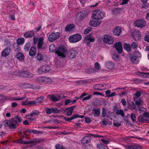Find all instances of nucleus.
Wrapping results in <instances>:
<instances>
[{"mask_svg":"<svg viewBox=\"0 0 149 149\" xmlns=\"http://www.w3.org/2000/svg\"><path fill=\"white\" fill-rule=\"evenodd\" d=\"M93 18L96 19H101L105 16V13L99 10H94L93 12Z\"/></svg>","mask_w":149,"mask_h":149,"instance_id":"nucleus-1","label":"nucleus"},{"mask_svg":"<svg viewBox=\"0 0 149 149\" xmlns=\"http://www.w3.org/2000/svg\"><path fill=\"white\" fill-rule=\"evenodd\" d=\"M14 74L24 77L30 78L33 76V75L31 73L27 71H16L14 72Z\"/></svg>","mask_w":149,"mask_h":149,"instance_id":"nucleus-2","label":"nucleus"},{"mask_svg":"<svg viewBox=\"0 0 149 149\" xmlns=\"http://www.w3.org/2000/svg\"><path fill=\"white\" fill-rule=\"evenodd\" d=\"M67 52V50L65 47L61 46L57 49L55 53L61 58H65L66 57V54Z\"/></svg>","mask_w":149,"mask_h":149,"instance_id":"nucleus-3","label":"nucleus"},{"mask_svg":"<svg viewBox=\"0 0 149 149\" xmlns=\"http://www.w3.org/2000/svg\"><path fill=\"white\" fill-rule=\"evenodd\" d=\"M81 39V36L79 34H75L70 36L69 40L71 43L77 42Z\"/></svg>","mask_w":149,"mask_h":149,"instance_id":"nucleus-4","label":"nucleus"},{"mask_svg":"<svg viewBox=\"0 0 149 149\" xmlns=\"http://www.w3.org/2000/svg\"><path fill=\"white\" fill-rule=\"evenodd\" d=\"M95 40V38L92 36L91 34L86 36L84 38V42L88 45L91 42H93Z\"/></svg>","mask_w":149,"mask_h":149,"instance_id":"nucleus-5","label":"nucleus"},{"mask_svg":"<svg viewBox=\"0 0 149 149\" xmlns=\"http://www.w3.org/2000/svg\"><path fill=\"white\" fill-rule=\"evenodd\" d=\"M50 69V67L49 65H45L42 66L39 68L37 70V72L40 74L46 73Z\"/></svg>","mask_w":149,"mask_h":149,"instance_id":"nucleus-6","label":"nucleus"},{"mask_svg":"<svg viewBox=\"0 0 149 149\" xmlns=\"http://www.w3.org/2000/svg\"><path fill=\"white\" fill-rule=\"evenodd\" d=\"M15 124H17L16 121H14V118H13L10 120H7L5 123V125L9 126L10 129H15L16 128V126Z\"/></svg>","mask_w":149,"mask_h":149,"instance_id":"nucleus-7","label":"nucleus"},{"mask_svg":"<svg viewBox=\"0 0 149 149\" xmlns=\"http://www.w3.org/2000/svg\"><path fill=\"white\" fill-rule=\"evenodd\" d=\"M113 40V38L109 35H105L104 36L103 41L107 44L110 45L112 44Z\"/></svg>","mask_w":149,"mask_h":149,"instance_id":"nucleus-8","label":"nucleus"},{"mask_svg":"<svg viewBox=\"0 0 149 149\" xmlns=\"http://www.w3.org/2000/svg\"><path fill=\"white\" fill-rule=\"evenodd\" d=\"M134 26L141 28H142L144 27L146 25V22L144 19H140L135 21L134 22Z\"/></svg>","mask_w":149,"mask_h":149,"instance_id":"nucleus-9","label":"nucleus"},{"mask_svg":"<svg viewBox=\"0 0 149 149\" xmlns=\"http://www.w3.org/2000/svg\"><path fill=\"white\" fill-rule=\"evenodd\" d=\"M59 36L60 33L59 32L52 33L49 35L48 38L50 42H53L58 38Z\"/></svg>","mask_w":149,"mask_h":149,"instance_id":"nucleus-10","label":"nucleus"},{"mask_svg":"<svg viewBox=\"0 0 149 149\" xmlns=\"http://www.w3.org/2000/svg\"><path fill=\"white\" fill-rule=\"evenodd\" d=\"M114 46L119 54H121L122 52L123 48L122 45L120 42L116 43Z\"/></svg>","mask_w":149,"mask_h":149,"instance_id":"nucleus-11","label":"nucleus"},{"mask_svg":"<svg viewBox=\"0 0 149 149\" xmlns=\"http://www.w3.org/2000/svg\"><path fill=\"white\" fill-rule=\"evenodd\" d=\"M34 35V31L33 30L29 31L24 33V36L26 38H31Z\"/></svg>","mask_w":149,"mask_h":149,"instance_id":"nucleus-12","label":"nucleus"},{"mask_svg":"<svg viewBox=\"0 0 149 149\" xmlns=\"http://www.w3.org/2000/svg\"><path fill=\"white\" fill-rule=\"evenodd\" d=\"M44 39L43 37H40L38 39V49H44Z\"/></svg>","mask_w":149,"mask_h":149,"instance_id":"nucleus-13","label":"nucleus"},{"mask_svg":"<svg viewBox=\"0 0 149 149\" xmlns=\"http://www.w3.org/2000/svg\"><path fill=\"white\" fill-rule=\"evenodd\" d=\"M78 52L74 49H72L69 50V57L71 58H74L76 57L78 54Z\"/></svg>","mask_w":149,"mask_h":149,"instance_id":"nucleus-14","label":"nucleus"},{"mask_svg":"<svg viewBox=\"0 0 149 149\" xmlns=\"http://www.w3.org/2000/svg\"><path fill=\"white\" fill-rule=\"evenodd\" d=\"M84 117V116L82 115H80L78 114H75L73 116H72L69 118H65L64 120L65 121H70L74 119L79 118H83Z\"/></svg>","mask_w":149,"mask_h":149,"instance_id":"nucleus-15","label":"nucleus"},{"mask_svg":"<svg viewBox=\"0 0 149 149\" xmlns=\"http://www.w3.org/2000/svg\"><path fill=\"white\" fill-rule=\"evenodd\" d=\"M122 32L121 28L120 27L117 26L113 29V33L115 35L117 36H119L120 33Z\"/></svg>","mask_w":149,"mask_h":149,"instance_id":"nucleus-16","label":"nucleus"},{"mask_svg":"<svg viewBox=\"0 0 149 149\" xmlns=\"http://www.w3.org/2000/svg\"><path fill=\"white\" fill-rule=\"evenodd\" d=\"M127 108L131 110L134 109L136 108L135 103L133 101H129L127 102Z\"/></svg>","mask_w":149,"mask_h":149,"instance_id":"nucleus-17","label":"nucleus"},{"mask_svg":"<svg viewBox=\"0 0 149 149\" xmlns=\"http://www.w3.org/2000/svg\"><path fill=\"white\" fill-rule=\"evenodd\" d=\"M86 11L84 10L78 13L77 16L80 20H82L87 15Z\"/></svg>","mask_w":149,"mask_h":149,"instance_id":"nucleus-18","label":"nucleus"},{"mask_svg":"<svg viewBox=\"0 0 149 149\" xmlns=\"http://www.w3.org/2000/svg\"><path fill=\"white\" fill-rule=\"evenodd\" d=\"M141 33L139 31L136 30L134 32V38L136 41L139 40L141 38Z\"/></svg>","mask_w":149,"mask_h":149,"instance_id":"nucleus-19","label":"nucleus"},{"mask_svg":"<svg viewBox=\"0 0 149 149\" xmlns=\"http://www.w3.org/2000/svg\"><path fill=\"white\" fill-rule=\"evenodd\" d=\"M91 137L90 136H86L81 139V142L84 144H87L89 143L91 140Z\"/></svg>","mask_w":149,"mask_h":149,"instance_id":"nucleus-20","label":"nucleus"},{"mask_svg":"<svg viewBox=\"0 0 149 149\" xmlns=\"http://www.w3.org/2000/svg\"><path fill=\"white\" fill-rule=\"evenodd\" d=\"M11 50L9 48H7L4 49L1 53L2 56L3 57H6L9 54Z\"/></svg>","mask_w":149,"mask_h":149,"instance_id":"nucleus-21","label":"nucleus"},{"mask_svg":"<svg viewBox=\"0 0 149 149\" xmlns=\"http://www.w3.org/2000/svg\"><path fill=\"white\" fill-rule=\"evenodd\" d=\"M92 113L94 117H97L100 114V109H94L92 110Z\"/></svg>","mask_w":149,"mask_h":149,"instance_id":"nucleus-22","label":"nucleus"},{"mask_svg":"<svg viewBox=\"0 0 149 149\" xmlns=\"http://www.w3.org/2000/svg\"><path fill=\"white\" fill-rule=\"evenodd\" d=\"M138 119L139 122L140 123H147L148 120L146 117H145L144 115H141L138 117Z\"/></svg>","mask_w":149,"mask_h":149,"instance_id":"nucleus-23","label":"nucleus"},{"mask_svg":"<svg viewBox=\"0 0 149 149\" xmlns=\"http://www.w3.org/2000/svg\"><path fill=\"white\" fill-rule=\"evenodd\" d=\"M101 22L100 21H94L93 20L90 21L89 22L90 25L92 26L96 27L99 26L101 23Z\"/></svg>","mask_w":149,"mask_h":149,"instance_id":"nucleus-24","label":"nucleus"},{"mask_svg":"<svg viewBox=\"0 0 149 149\" xmlns=\"http://www.w3.org/2000/svg\"><path fill=\"white\" fill-rule=\"evenodd\" d=\"M134 99L135 102V104L136 105L138 106H141L143 104V101L140 98L137 99L136 97H134Z\"/></svg>","mask_w":149,"mask_h":149,"instance_id":"nucleus-25","label":"nucleus"},{"mask_svg":"<svg viewBox=\"0 0 149 149\" xmlns=\"http://www.w3.org/2000/svg\"><path fill=\"white\" fill-rule=\"evenodd\" d=\"M137 74L142 77H149V73L148 72H137Z\"/></svg>","mask_w":149,"mask_h":149,"instance_id":"nucleus-26","label":"nucleus"},{"mask_svg":"<svg viewBox=\"0 0 149 149\" xmlns=\"http://www.w3.org/2000/svg\"><path fill=\"white\" fill-rule=\"evenodd\" d=\"M74 27V25L73 24H69L65 27V30L66 31L69 32L73 29Z\"/></svg>","mask_w":149,"mask_h":149,"instance_id":"nucleus-27","label":"nucleus"},{"mask_svg":"<svg viewBox=\"0 0 149 149\" xmlns=\"http://www.w3.org/2000/svg\"><path fill=\"white\" fill-rule=\"evenodd\" d=\"M36 51V47L34 46L32 47L30 49L29 52V55L30 56H34Z\"/></svg>","mask_w":149,"mask_h":149,"instance_id":"nucleus-28","label":"nucleus"},{"mask_svg":"<svg viewBox=\"0 0 149 149\" xmlns=\"http://www.w3.org/2000/svg\"><path fill=\"white\" fill-rule=\"evenodd\" d=\"M105 66L107 68L110 69H112L113 68L114 65L112 62L108 61L106 63Z\"/></svg>","mask_w":149,"mask_h":149,"instance_id":"nucleus-29","label":"nucleus"},{"mask_svg":"<svg viewBox=\"0 0 149 149\" xmlns=\"http://www.w3.org/2000/svg\"><path fill=\"white\" fill-rule=\"evenodd\" d=\"M47 98L50 100L54 102H56L57 101L56 96L54 95H49L47 96Z\"/></svg>","mask_w":149,"mask_h":149,"instance_id":"nucleus-30","label":"nucleus"},{"mask_svg":"<svg viewBox=\"0 0 149 149\" xmlns=\"http://www.w3.org/2000/svg\"><path fill=\"white\" fill-rule=\"evenodd\" d=\"M123 48L125 50L129 52L131 50V45L129 44H127L125 43L123 45Z\"/></svg>","mask_w":149,"mask_h":149,"instance_id":"nucleus-31","label":"nucleus"},{"mask_svg":"<svg viewBox=\"0 0 149 149\" xmlns=\"http://www.w3.org/2000/svg\"><path fill=\"white\" fill-rule=\"evenodd\" d=\"M16 57L17 59L21 61L24 60V56L22 53H19L17 54Z\"/></svg>","mask_w":149,"mask_h":149,"instance_id":"nucleus-32","label":"nucleus"},{"mask_svg":"<svg viewBox=\"0 0 149 149\" xmlns=\"http://www.w3.org/2000/svg\"><path fill=\"white\" fill-rule=\"evenodd\" d=\"M33 140V144L32 146H34L38 144L44 140V139L42 138H40L39 139H35L34 140Z\"/></svg>","mask_w":149,"mask_h":149,"instance_id":"nucleus-33","label":"nucleus"},{"mask_svg":"<svg viewBox=\"0 0 149 149\" xmlns=\"http://www.w3.org/2000/svg\"><path fill=\"white\" fill-rule=\"evenodd\" d=\"M128 148V149H141V147L138 144H136L129 146Z\"/></svg>","mask_w":149,"mask_h":149,"instance_id":"nucleus-34","label":"nucleus"},{"mask_svg":"<svg viewBox=\"0 0 149 149\" xmlns=\"http://www.w3.org/2000/svg\"><path fill=\"white\" fill-rule=\"evenodd\" d=\"M116 114L118 115H120L122 117H124L125 116V114L123 111V110L118 109L116 112Z\"/></svg>","mask_w":149,"mask_h":149,"instance_id":"nucleus-35","label":"nucleus"},{"mask_svg":"<svg viewBox=\"0 0 149 149\" xmlns=\"http://www.w3.org/2000/svg\"><path fill=\"white\" fill-rule=\"evenodd\" d=\"M17 45H22L24 43V39L23 38H18L17 40Z\"/></svg>","mask_w":149,"mask_h":149,"instance_id":"nucleus-36","label":"nucleus"},{"mask_svg":"<svg viewBox=\"0 0 149 149\" xmlns=\"http://www.w3.org/2000/svg\"><path fill=\"white\" fill-rule=\"evenodd\" d=\"M65 111H66V114L67 116H70L73 111L69 107L66 108Z\"/></svg>","mask_w":149,"mask_h":149,"instance_id":"nucleus-37","label":"nucleus"},{"mask_svg":"<svg viewBox=\"0 0 149 149\" xmlns=\"http://www.w3.org/2000/svg\"><path fill=\"white\" fill-rule=\"evenodd\" d=\"M36 58L37 60L39 61H41L43 59V56L40 53H38L37 54L36 56Z\"/></svg>","mask_w":149,"mask_h":149,"instance_id":"nucleus-38","label":"nucleus"},{"mask_svg":"<svg viewBox=\"0 0 149 149\" xmlns=\"http://www.w3.org/2000/svg\"><path fill=\"white\" fill-rule=\"evenodd\" d=\"M44 82L45 83H50L52 82V79L51 78L47 77H44Z\"/></svg>","mask_w":149,"mask_h":149,"instance_id":"nucleus-39","label":"nucleus"},{"mask_svg":"<svg viewBox=\"0 0 149 149\" xmlns=\"http://www.w3.org/2000/svg\"><path fill=\"white\" fill-rule=\"evenodd\" d=\"M137 59L138 58L135 57L134 55L131 56L130 58V60L132 61V62L134 63H136L137 61Z\"/></svg>","mask_w":149,"mask_h":149,"instance_id":"nucleus-40","label":"nucleus"},{"mask_svg":"<svg viewBox=\"0 0 149 149\" xmlns=\"http://www.w3.org/2000/svg\"><path fill=\"white\" fill-rule=\"evenodd\" d=\"M130 117L133 122L136 121V116L134 113H131L130 114Z\"/></svg>","mask_w":149,"mask_h":149,"instance_id":"nucleus-41","label":"nucleus"},{"mask_svg":"<svg viewBox=\"0 0 149 149\" xmlns=\"http://www.w3.org/2000/svg\"><path fill=\"white\" fill-rule=\"evenodd\" d=\"M113 59L116 61H118L119 60L118 55L117 54H114L112 55Z\"/></svg>","mask_w":149,"mask_h":149,"instance_id":"nucleus-42","label":"nucleus"},{"mask_svg":"<svg viewBox=\"0 0 149 149\" xmlns=\"http://www.w3.org/2000/svg\"><path fill=\"white\" fill-rule=\"evenodd\" d=\"M15 118L16 120H15L14 119V121H16L17 124L18 123H21L22 122V119L20 117L18 116H17L15 117Z\"/></svg>","mask_w":149,"mask_h":149,"instance_id":"nucleus-43","label":"nucleus"},{"mask_svg":"<svg viewBox=\"0 0 149 149\" xmlns=\"http://www.w3.org/2000/svg\"><path fill=\"white\" fill-rule=\"evenodd\" d=\"M44 99V97L43 96H41L38 97L36 100V101H37V103H41Z\"/></svg>","mask_w":149,"mask_h":149,"instance_id":"nucleus-44","label":"nucleus"},{"mask_svg":"<svg viewBox=\"0 0 149 149\" xmlns=\"http://www.w3.org/2000/svg\"><path fill=\"white\" fill-rule=\"evenodd\" d=\"M30 43H26L24 47V49L25 50V51L26 52L28 51L30 48Z\"/></svg>","mask_w":149,"mask_h":149,"instance_id":"nucleus-45","label":"nucleus"},{"mask_svg":"<svg viewBox=\"0 0 149 149\" xmlns=\"http://www.w3.org/2000/svg\"><path fill=\"white\" fill-rule=\"evenodd\" d=\"M44 77H39L36 79V81L40 83H42L44 82Z\"/></svg>","mask_w":149,"mask_h":149,"instance_id":"nucleus-46","label":"nucleus"},{"mask_svg":"<svg viewBox=\"0 0 149 149\" xmlns=\"http://www.w3.org/2000/svg\"><path fill=\"white\" fill-rule=\"evenodd\" d=\"M142 92L141 91H137L133 95L136 96L137 97H139L141 96Z\"/></svg>","mask_w":149,"mask_h":149,"instance_id":"nucleus-47","label":"nucleus"},{"mask_svg":"<svg viewBox=\"0 0 149 149\" xmlns=\"http://www.w3.org/2000/svg\"><path fill=\"white\" fill-rule=\"evenodd\" d=\"M55 46L54 45H50L49 47V51L50 52H53L55 51Z\"/></svg>","mask_w":149,"mask_h":149,"instance_id":"nucleus-48","label":"nucleus"},{"mask_svg":"<svg viewBox=\"0 0 149 149\" xmlns=\"http://www.w3.org/2000/svg\"><path fill=\"white\" fill-rule=\"evenodd\" d=\"M37 104V101H31L28 102V106H32Z\"/></svg>","mask_w":149,"mask_h":149,"instance_id":"nucleus-49","label":"nucleus"},{"mask_svg":"<svg viewBox=\"0 0 149 149\" xmlns=\"http://www.w3.org/2000/svg\"><path fill=\"white\" fill-rule=\"evenodd\" d=\"M134 55L138 58L141 56V54L139 52L136 51L134 53Z\"/></svg>","mask_w":149,"mask_h":149,"instance_id":"nucleus-50","label":"nucleus"},{"mask_svg":"<svg viewBox=\"0 0 149 149\" xmlns=\"http://www.w3.org/2000/svg\"><path fill=\"white\" fill-rule=\"evenodd\" d=\"M56 149H65L64 147L59 144H56L55 146Z\"/></svg>","mask_w":149,"mask_h":149,"instance_id":"nucleus-51","label":"nucleus"},{"mask_svg":"<svg viewBox=\"0 0 149 149\" xmlns=\"http://www.w3.org/2000/svg\"><path fill=\"white\" fill-rule=\"evenodd\" d=\"M52 111L54 113H59L60 111L56 108H52Z\"/></svg>","mask_w":149,"mask_h":149,"instance_id":"nucleus-52","label":"nucleus"},{"mask_svg":"<svg viewBox=\"0 0 149 149\" xmlns=\"http://www.w3.org/2000/svg\"><path fill=\"white\" fill-rule=\"evenodd\" d=\"M90 136H92L96 138H100L103 137V136L101 135H96L94 134L90 133L89 134Z\"/></svg>","mask_w":149,"mask_h":149,"instance_id":"nucleus-53","label":"nucleus"},{"mask_svg":"<svg viewBox=\"0 0 149 149\" xmlns=\"http://www.w3.org/2000/svg\"><path fill=\"white\" fill-rule=\"evenodd\" d=\"M131 46L133 49H135L138 47L137 44L135 42H132Z\"/></svg>","mask_w":149,"mask_h":149,"instance_id":"nucleus-54","label":"nucleus"},{"mask_svg":"<svg viewBox=\"0 0 149 149\" xmlns=\"http://www.w3.org/2000/svg\"><path fill=\"white\" fill-rule=\"evenodd\" d=\"M30 143H32V144H31V146H32L33 145V140H32L31 141H25V140H24V142H23V144H30Z\"/></svg>","mask_w":149,"mask_h":149,"instance_id":"nucleus-55","label":"nucleus"},{"mask_svg":"<svg viewBox=\"0 0 149 149\" xmlns=\"http://www.w3.org/2000/svg\"><path fill=\"white\" fill-rule=\"evenodd\" d=\"M102 117H105L106 115V111L105 108H103L102 111Z\"/></svg>","mask_w":149,"mask_h":149,"instance_id":"nucleus-56","label":"nucleus"},{"mask_svg":"<svg viewBox=\"0 0 149 149\" xmlns=\"http://www.w3.org/2000/svg\"><path fill=\"white\" fill-rule=\"evenodd\" d=\"M7 98L6 95H0V100H4L7 99Z\"/></svg>","mask_w":149,"mask_h":149,"instance_id":"nucleus-57","label":"nucleus"},{"mask_svg":"<svg viewBox=\"0 0 149 149\" xmlns=\"http://www.w3.org/2000/svg\"><path fill=\"white\" fill-rule=\"evenodd\" d=\"M33 116V115L32 114V113L31 112V114H29L26 115L25 116V117L26 118L31 120Z\"/></svg>","mask_w":149,"mask_h":149,"instance_id":"nucleus-58","label":"nucleus"},{"mask_svg":"<svg viewBox=\"0 0 149 149\" xmlns=\"http://www.w3.org/2000/svg\"><path fill=\"white\" fill-rule=\"evenodd\" d=\"M113 125L117 127H118L121 125V124L119 123L118 122L114 121L113 123Z\"/></svg>","mask_w":149,"mask_h":149,"instance_id":"nucleus-59","label":"nucleus"},{"mask_svg":"<svg viewBox=\"0 0 149 149\" xmlns=\"http://www.w3.org/2000/svg\"><path fill=\"white\" fill-rule=\"evenodd\" d=\"M32 114H33V115H38L40 113V111H39L37 110H33L32 112Z\"/></svg>","mask_w":149,"mask_h":149,"instance_id":"nucleus-60","label":"nucleus"},{"mask_svg":"<svg viewBox=\"0 0 149 149\" xmlns=\"http://www.w3.org/2000/svg\"><path fill=\"white\" fill-rule=\"evenodd\" d=\"M28 99H26L24 101H23L22 102V105H28Z\"/></svg>","mask_w":149,"mask_h":149,"instance_id":"nucleus-61","label":"nucleus"},{"mask_svg":"<svg viewBox=\"0 0 149 149\" xmlns=\"http://www.w3.org/2000/svg\"><path fill=\"white\" fill-rule=\"evenodd\" d=\"M46 111L47 114H50L52 113V109L49 108L46 109Z\"/></svg>","mask_w":149,"mask_h":149,"instance_id":"nucleus-62","label":"nucleus"},{"mask_svg":"<svg viewBox=\"0 0 149 149\" xmlns=\"http://www.w3.org/2000/svg\"><path fill=\"white\" fill-rule=\"evenodd\" d=\"M86 122L87 123H90L91 121V120L90 117H87L85 118Z\"/></svg>","mask_w":149,"mask_h":149,"instance_id":"nucleus-63","label":"nucleus"},{"mask_svg":"<svg viewBox=\"0 0 149 149\" xmlns=\"http://www.w3.org/2000/svg\"><path fill=\"white\" fill-rule=\"evenodd\" d=\"M15 50L16 51H18L19 50V47L18 45H15L14 46Z\"/></svg>","mask_w":149,"mask_h":149,"instance_id":"nucleus-64","label":"nucleus"}]
</instances>
